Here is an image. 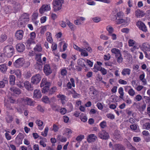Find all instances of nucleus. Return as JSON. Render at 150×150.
<instances>
[{
	"label": "nucleus",
	"mask_w": 150,
	"mask_h": 150,
	"mask_svg": "<svg viewBox=\"0 0 150 150\" xmlns=\"http://www.w3.org/2000/svg\"><path fill=\"white\" fill-rule=\"evenodd\" d=\"M42 55V54L40 53L36 54L35 55V59L36 62L35 67V69L40 71L42 70V65L44 63L41 59Z\"/></svg>",
	"instance_id": "f257e3e1"
},
{
	"label": "nucleus",
	"mask_w": 150,
	"mask_h": 150,
	"mask_svg": "<svg viewBox=\"0 0 150 150\" xmlns=\"http://www.w3.org/2000/svg\"><path fill=\"white\" fill-rule=\"evenodd\" d=\"M64 0H54L52 2L53 7L54 11L57 12L62 8V4L63 3Z\"/></svg>",
	"instance_id": "f03ea898"
},
{
	"label": "nucleus",
	"mask_w": 150,
	"mask_h": 150,
	"mask_svg": "<svg viewBox=\"0 0 150 150\" xmlns=\"http://www.w3.org/2000/svg\"><path fill=\"white\" fill-rule=\"evenodd\" d=\"M14 48L11 45H7L6 46L4 49V54L7 57H11L13 54Z\"/></svg>",
	"instance_id": "7ed1b4c3"
},
{
	"label": "nucleus",
	"mask_w": 150,
	"mask_h": 150,
	"mask_svg": "<svg viewBox=\"0 0 150 150\" xmlns=\"http://www.w3.org/2000/svg\"><path fill=\"white\" fill-rule=\"evenodd\" d=\"M109 146L112 150H125V148L124 146L120 143H117L114 145L111 142L109 143Z\"/></svg>",
	"instance_id": "20e7f679"
},
{
	"label": "nucleus",
	"mask_w": 150,
	"mask_h": 150,
	"mask_svg": "<svg viewBox=\"0 0 150 150\" xmlns=\"http://www.w3.org/2000/svg\"><path fill=\"white\" fill-rule=\"evenodd\" d=\"M24 59L23 58L18 59L14 62V66L17 68H20L22 67L24 64Z\"/></svg>",
	"instance_id": "39448f33"
},
{
	"label": "nucleus",
	"mask_w": 150,
	"mask_h": 150,
	"mask_svg": "<svg viewBox=\"0 0 150 150\" xmlns=\"http://www.w3.org/2000/svg\"><path fill=\"white\" fill-rule=\"evenodd\" d=\"M98 135L99 138L102 139L106 140L109 138L108 133L105 130L99 132Z\"/></svg>",
	"instance_id": "423d86ee"
},
{
	"label": "nucleus",
	"mask_w": 150,
	"mask_h": 150,
	"mask_svg": "<svg viewBox=\"0 0 150 150\" xmlns=\"http://www.w3.org/2000/svg\"><path fill=\"white\" fill-rule=\"evenodd\" d=\"M41 76L40 74H37L33 76L31 79V82L33 84H37L39 83L41 80Z\"/></svg>",
	"instance_id": "0eeeda50"
},
{
	"label": "nucleus",
	"mask_w": 150,
	"mask_h": 150,
	"mask_svg": "<svg viewBox=\"0 0 150 150\" xmlns=\"http://www.w3.org/2000/svg\"><path fill=\"white\" fill-rule=\"evenodd\" d=\"M136 25L139 28L140 30L146 32L147 30L145 24L141 21H138L136 23Z\"/></svg>",
	"instance_id": "6e6552de"
},
{
	"label": "nucleus",
	"mask_w": 150,
	"mask_h": 150,
	"mask_svg": "<svg viewBox=\"0 0 150 150\" xmlns=\"http://www.w3.org/2000/svg\"><path fill=\"white\" fill-rule=\"evenodd\" d=\"M50 9V4L43 5L40 9L39 12L41 14H42L45 11H49Z\"/></svg>",
	"instance_id": "1a4fd4ad"
},
{
	"label": "nucleus",
	"mask_w": 150,
	"mask_h": 150,
	"mask_svg": "<svg viewBox=\"0 0 150 150\" xmlns=\"http://www.w3.org/2000/svg\"><path fill=\"white\" fill-rule=\"evenodd\" d=\"M141 49L144 52L150 51V45L147 42H144L142 44Z\"/></svg>",
	"instance_id": "9d476101"
},
{
	"label": "nucleus",
	"mask_w": 150,
	"mask_h": 150,
	"mask_svg": "<svg viewBox=\"0 0 150 150\" xmlns=\"http://www.w3.org/2000/svg\"><path fill=\"white\" fill-rule=\"evenodd\" d=\"M24 32L21 30H17L15 33V37L18 40H20L22 39L23 37Z\"/></svg>",
	"instance_id": "9b49d317"
},
{
	"label": "nucleus",
	"mask_w": 150,
	"mask_h": 150,
	"mask_svg": "<svg viewBox=\"0 0 150 150\" xmlns=\"http://www.w3.org/2000/svg\"><path fill=\"white\" fill-rule=\"evenodd\" d=\"M97 138L96 136L94 134H89L87 138V141L89 143L93 142Z\"/></svg>",
	"instance_id": "f8f14e48"
},
{
	"label": "nucleus",
	"mask_w": 150,
	"mask_h": 150,
	"mask_svg": "<svg viewBox=\"0 0 150 150\" xmlns=\"http://www.w3.org/2000/svg\"><path fill=\"white\" fill-rule=\"evenodd\" d=\"M43 70L44 73L46 75H48L51 74L52 72V70L51 69L50 66L49 64L45 65Z\"/></svg>",
	"instance_id": "ddd939ff"
},
{
	"label": "nucleus",
	"mask_w": 150,
	"mask_h": 150,
	"mask_svg": "<svg viewBox=\"0 0 150 150\" xmlns=\"http://www.w3.org/2000/svg\"><path fill=\"white\" fill-rule=\"evenodd\" d=\"M16 48L17 51L19 52H23L25 48L24 45L22 43L18 44L16 45Z\"/></svg>",
	"instance_id": "4468645a"
},
{
	"label": "nucleus",
	"mask_w": 150,
	"mask_h": 150,
	"mask_svg": "<svg viewBox=\"0 0 150 150\" xmlns=\"http://www.w3.org/2000/svg\"><path fill=\"white\" fill-rule=\"evenodd\" d=\"M24 85L25 88L28 91H32L33 90V87L29 82L26 81L24 83Z\"/></svg>",
	"instance_id": "2eb2a0df"
},
{
	"label": "nucleus",
	"mask_w": 150,
	"mask_h": 150,
	"mask_svg": "<svg viewBox=\"0 0 150 150\" xmlns=\"http://www.w3.org/2000/svg\"><path fill=\"white\" fill-rule=\"evenodd\" d=\"M9 90L11 92L18 95L20 94L21 92L20 89L14 86L11 87Z\"/></svg>",
	"instance_id": "dca6fc26"
},
{
	"label": "nucleus",
	"mask_w": 150,
	"mask_h": 150,
	"mask_svg": "<svg viewBox=\"0 0 150 150\" xmlns=\"http://www.w3.org/2000/svg\"><path fill=\"white\" fill-rule=\"evenodd\" d=\"M135 14L137 18L142 17L145 15L144 12L139 9H138L135 11Z\"/></svg>",
	"instance_id": "f3484780"
},
{
	"label": "nucleus",
	"mask_w": 150,
	"mask_h": 150,
	"mask_svg": "<svg viewBox=\"0 0 150 150\" xmlns=\"http://www.w3.org/2000/svg\"><path fill=\"white\" fill-rule=\"evenodd\" d=\"M131 73V70L129 68H124L121 72L123 76H129Z\"/></svg>",
	"instance_id": "a211bd4d"
},
{
	"label": "nucleus",
	"mask_w": 150,
	"mask_h": 150,
	"mask_svg": "<svg viewBox=\"0 0 150 150\" xmlns=\"http://www.w3.org/2000/svg\"><path fill=\"white\" fill-rule=\"evenodd\" d=\"M33 96L36 98H41L42 94L40 91L38 89L35 90L33 93Z\"/></svg>",
	"instance_id": "6ab92c4d"
},
{
	"label": "nucleus",
	"mask_w": 150,
	"mask_h": 150,
	"mask_svg": "<svg viewBox=\"0 0 150 150\" xmlns=\"http://www.w3.org/2000/svg\"><path fill=\"white\" fill-rule=\"evenodd\" d=\"M50 83L49 82L47 81L46 79L43 78L42 79L40 84L41 87H43L44 86H50Z\"/></svg>",
	"instance_id": "aec40b11"
},
{
	"label": "nucleus",
	"mask_w": 150,
	"mask_h": 150,
	"mask_svg": "<svg viewBox=\"0 0 150 150\" xmlns=\"http://www.w3.org/2000/svg\"><path fill=\"white\" fill-rule=\"evenodd\" d=\"M85 20V18L83 17H79L76 20V24L81 25L83 24L84 21Z\"/></svg>",
	"instance_id": "412c9836"
},
{
	"label": "nucleus",
	"mask_w": 150,
	"mask_h": 150,
	"mask_svg": "<svg viewBox=\"0 0 150 150\" xmlns=\"http://www.w3.org/2000/svg\"><path fill=\"white\" fill-rule=\"evenodd\" d=\"M21 21H24L25 23L28 22L29 20V15L27 13H24L21 17Z\"/></svg>",
	"instance_id": "4be33fe9"
},
{
	"label": "nucleus",
	"mask_w": 150,
	"mask_h": 150,
	"mask_svg": "<svg viewBox=\"0 0 150 150\" xmlns=\"http://www.w3.org/2000/svg\"><path fill=\"white\" fill-rule=\"evenodd\" d=\"M84 138V135H83L80 134L78 135L76 138V140L79 142V143H76V147H78L79 146V142H81L82 139Z\"/></svg>",
	"instance_id": "5701e85b"
},
{
	"label": "nucleus",
	"mask_w": 150,
	"mask_h": 150,
	"mask_svg": "<svg viewBox=\"0 0 150 150\" xmlns=\"http://www.w3.org/2000/svg\"><path fill=\"white\" fill-rule=\"evenodd\" d=\"M86 63V61L82 58L79 59L78 61V64L81 65L83 67L86 68V65L85 64V63Z\"/></svg>",
	"instance_id": "b1692460"
},
{
	"label": "nucleus",
	"mask_w": 150,
	"mask_h": 150,
	"mask_svg": "<svg viewBox=\"0 0 150 150\" xmlns=\"http://www.w3.org/2000/svg\"><path fill=\"white\" fill-rule=\"evenodd\" d=\"M25 101L27 103L28 105L32 106L34 104V102L32 99L28 97H26L24 99Z\"/></svg>",
	"instance_id": "393cba45"
},
{
	"label": "nucleus",
	"mask_w": 150,
	"mask_h": 150,
	"mask_svg": "<svg viewBox=\"0 0 150 150\" xmlns=\"http://www.w3.org/2000/svg\"><path fill=\"white\" fill-rule=\"evenodd\" d=\"M57 97L61 100L62 104L65 103L66 100V96L63 95L59 94L57 95Z\"/></svg>",
	"instance_id": "a878e982"
},
{
	"label": "nucleus",
	"mask_w": 150,
	"mask_h": 150,
	"mask_svg": "<svg viewBox=\"0 0 150 150\" xmlns=\"http://www.w3.org/2000/svg\"><path fill=\"white\" fill-rule=\"evenodd\" d=\"M111 52L112 53L115 54V57L121 53L119 50L116 48H112L111 50Z\"/></svg>",
	"instance_id": "bb28decb"
},
{
	"label": "nucleus",
	"mask_w": 150,
	"mask_h": 150,
	"mask_svg": "<svg viewBox=\"0 0 150 150\" xmlns=\"http://www.w3.org/2000/svg\"><path fill=\"white\" fill-rule=\"evenodd\" d=\"M79 118L82 122H85L87 121V118L86 115L85 114L82 113L79 116Z\"/></svg>",
	"instance_id": "cd10ccee"
},
{
	"label": "nucleus",
	"mask_w": 150,
	"mask_h": 150,
	"mask_svg": "<svg viewBox=\"0 0 150 150\" xmlns=\"http://www.w3.org/2000/svg\"><path fill=\"white\" fill-rule=\"evenodd\" d=\"M118 93L120 94L119 96L120 98L123 99L124 98V92L123 89L122 87H120L119 88Z\"/></svg>",
	"instance_id": "c85d7f7f"
},
{
	"label": "nucleus",
	"mask_w": 150,
	"mask_h": 150,
	"mask_svg": "<svg viewBox=\"0 0 150 150\" xmlns=\"http://www.w3.org/2000/svg\"><path fill=\"white\" fill-rule=\"evenodd\" d=\"M10 83L11 85H13L15 84V77L13 75H10L9 76Z\"/></svg>",
	"instance_id": "c756f323"
},
{
	"label": "nucleus",
	"mask_w": 150,
	"mask_h": 150,
	"mask_svg": "<svg viewBox=\"0 0 150 150\" xmlns=\"http://www.w3.org/2000/svg\"><path fill=\"white\" fill-rule=\"evenodd\" d=\"M7 68L5 64L0 65V71L2 72H5L7 70Z\"/></svg>",
	"instance_id": "7c9ffc66"
},
{
	"label": "nucleus",
	"mask_w": 150,
	"mask_h": 150,
	"mask_svg": "<svg viewBox=\"0 0 150 150\" xmlns=\"http://www.w3.org/2000/svg\"><path fill=\"white\" fill-rule=\"evenodd\" d=\"M8 83L7 80L3 79V80L0 81V88H3L5 87V84Z\"/></svg>",
	"instance_id": "2f4dec72"
},
{
	"label": "nucleus",
	"mask_w": 150,
	"mask_h": 150,
	"mask_svg": "<svg viewBox=\"0 0 150 150\" xmlns=\"http://www.w3.org/2000/svg\"><path fill=\"white\" fill-rule=\"evenodd\" d=\"M47 35V40L50 42L51 43L52 42L53 40L51 36V33L49 32H47L46 33Z\"/></svg>",
	"instance_id": "473e14b6"
},
{
	"label": "nucleus",
	"mask_w": 150,
	"mask_h": 150,
	"mask_svg": "<svg viewBox=\"0 0 150 150\" xmlns=\"http://www.w3.org/2000/svg\"><path fill=\"white\" fill-rule=\"evenodd\" d=\"M116 24H120L122 23H126V21L125 19L122 18H116Z\"/></svg>",
	"instance_id": "72a5a7b5"
},
{
	"label": "nucleus",
	"mask_w": 150,
	"mask_h": 150,
	"mask_svg": "<svg viewBox=\"0 0 150 150\" xmlns=\"http://www.w3.org/2000/svg\"><path fill=\"white\" fill-rule=\"evenodd\" d=\"M106 30L108 32L109 35L111 34L114 31V30L112 28L110 25L107 26L106 27Z\"/></svg>",
	"instance_id": "f704fd0d"
},
{
	"label": "nucleus",
	"mask_w": 150,
	"mask_h": 150,
	"mask_svg": "<svg viewBox=\"0 0 150 150\" xmlns=\"http://www.w3.org/2000/svg\"><path fill=\"white\" fill-rule=\"evenodd\" d=\"M102 68V66H99L95 64L94 65V71L95 72H97L98 71H100Z\"/></svg>",
	"instance_id": "c9c22d12"
},
{
	"label": "nucleus",
	"mask_w": 150,
	"mask_h": 150,
	"mask_svg": "<svg viewBox=\"0 0 150 150\" xmlns=\"http://www.w3.org/2000/svg\"><path fill=\"white\" fill-rule=\"evenodd\" d=\"M34 50L35 52H40L42 51V48L40 45L38 44L34 48Z\"/></svg>",
	"instance_id": "e433bc0d"
},
{
	"label": "nucleus",
	"mask_w": 150,
	"mask_h": 150,
	"mask_svg": "<svg viewBox=\"0 0 150 150\" xmlns=\"http://www.w3.org/2000/svg\"><path fill=\"white\" fill-rule=\"evenodd\" d=\"M117 58V62L118 63H121L123 61V58L122 57L121 53L115 57Z\"/></svg>",
	"instance_id": "4c0bfd02"
},
{
	"label": "nucleus",
	"mask_w": 150,
	"mask_h": 150,
	"mask_svg": "<svg viewBox=\"0 0 150 150\" xmlns=\"http://www.w3.org/2000/svg\"><path fill=\"white\" fill-rule=\"evenodd\" d=\"M6 122L8 123L11 122L13 120V118L12 116L10 115H8L6 118Z\"/></svg>",
	"instance_id": "58836bf2"
},
{
	"label": "nucleus",
	"mask_w": 150,
	"mask_h": 150,
	"mask_svg": "<svg viewBox=\"0 0 150 150\" xmlns=\"http://www.w3.org/2000/svg\"><path fill=\"white\" fill-rule=\"evenodd\" d=\"M42 100L43 102L46 103H49L50 102L49 98L47 96L43 97L42 99Z\"/></svg>",
	"instance_id": "ea45409f"
},
{
	"label": "nucleus",
	"mask_w": 150,
	"mask_h": 150,
	"mask_svg": "<svg viewBox=\"0 0 150 150\" xmlns=\"http://www.w3.org/2000/svg\"><path fill=\"white\" fill-rule=\"evenodd\" d=\"M67 24L72 31H74V25L70 23L68 20H67Z\"/></svg>",
	"instance_id": "a19ab883"
},
{
	"label": "nucleus",
	"mask_w": 150,
	"mask_h": 150,
	"mask_svg": "<svg viewBox=\"0 0 150 150\" xmlns=\"http://www.w3.org/2000/svg\"><path fill=\"white\" fill-rule=\"evenodd\" d=\"M84 43L85 45H86V47L85 48V49L90 53H91L92 52L93 50L92 49L91 47H88V44L87 42H85Z\"/></svg>",
	"instance_id": "79ce46f5"
},
{
	"label": "nucleus",
	"mask_w": 150,
	"mask_h": 150,
	"mask_svg": "<svg viewBox=\"0 0 150 150\" xmlns=\"http://www.w3.org/2000/svg\"><path fill=\"white\" fill-rule=\"evenodd\" d=\"M4 54L0 53V63L4 62L5 60V57Z\"/></svg>",
	"instance_id": "37998d69"
},
{
	"label": "nucleus",
	"mask_w": 150,
	"mask_h": 150,
	"mask_svg": "<svg viewBox=\"0 0 150 150\" xmlns=\"http://www.w3.org/2000/svg\"><path fill=\"white\" fill-rule=\"evenodd\" d=\"M57 90V88L56 87H54L51 88L48 94L49 95H51L54 93Z\"/></svg>",
	"instance_id": "c03bdc74"
},
{
	"label": "nucleus",
	"mask_w": 150,
	"mask_h": 150,
	"mask_svg": "<svg viewBox=\"0 0 150 150\" xmlns=\"http://www.w3.org/2000/svg\"><path fill=\"white\" fill-rule=\"evenodd\" d=\"M100 127L103 128H104L107 126V123L105 120H103L99 124Z\"/></svg>",
	"instance_id": "a18cd8bd"
},
{
	"label": "nucleus",
	"mask_w": 150,
	"mask_h": 150,
	"mask_svg": "<svg viewBox=\"0 0 150 150\" xmlns=\"http://www.w3.org/2000/svg\"><path fill=\"white\" fill-rule=\"evenodd\" d=\"M75 59H74L73 60L71 61V64L70 65V66L69 67V70H71V69L73 71H74L75 69L74 67V63H75Z\"/></svg>",
	"instance_id": "49530a36"
},
{
	"label": "nucleus",
	"mask_w": 150,
	"mask_h": 150,
	"mask_svg": "<svg viewBox=\"0 0 150 150\" xmlns=\"http://www.w3.org/2000/svg\"><path fill=\"white\" fill-rule=\"evenodd\" d=\"M48 130V128L47 127H46L45 129L44 132H41V135L44 137H46L47 136Z\"/></svg>",
	"instance_id": "de8ad7c7"
},
{
	"label": "nucleus",
	"mask_w": 150,
	"mask_h": 150,
	"mask_svg": "<svg viewBox=\"0 0 150 150\" xmlns=\"http://www.w3.org/2000/svg\"><path fill=\"white\" fill-rule=\"evenodd\" d=\"M128 93L129 95L131 96H133L135 94V92L134 89L131 88L128 90Z\"/></svg>",
	"instance_id": "09e8293b"
},
{
	"label": "nucleus",
	"mask_w": 150,
	"mask_h": 150,
	"mask_svg": "<svg viewBox=\"0 0 150 150\" xmlns=\"http://www.w3.org/2000/svg\"><path fill=\"white\" fill-rule=\"evenodd\" d=\"M7 37L5 34H2L0 37V42H3L5 41Z\"/></svg>",
	"instance_id": "8fccbe9b"
},
{
	"label": "nucleus",
	"mask_w": 150,
	"mask_h": 150,
	"mask_svg": "<svg viewBox=\"0 0 150 150\" xmlns=\"http://www.w3.org/2000/svg\"><path fill=\"white\" fill-rule=\"evenodd\" d=\"M130 127L132 130L135 131L137 128V125L136 124H132L130 125Z\"/></svg>",
	"instance_id": "3c124183"
},
{
	"label": "nucleus",
	"mask_w": 150,
	"mask_h": 150,
	"mask_svg": "<svg viewBox=\"0 0 150 150\" xmlns=\"http://www.w3.org/2000/svg\"><path fill=\"white\" fill-rule=\"evenodd\" d=\"M133 140L134 142H138L141 141V139L139 137L135 136L133 137Z\"/></svg>",
	"instance_id": "603ef678"
},
{
	"label": "nucleus",
	"mask_w": 150,
	"mask_h": 150,
	"mask_svg": "<svg viewBox=\"0 0 150 150\" xmlns=\"http://www.w3.org/2000/svg\"><path fill=\"white\" fill-rule=\"evenodd\" d=\"M81 55L84 57H86L88 55V53L86 51L83 49L81 53Z\"/></svg>",
	"instance_id": "864d4df0"
},
{
	"label": "nucleus",
	"mask_w": 150,
	"mask_h": 150,
	"mask_svg": "<svg viewBox=\"0 0 150 150\" xmlns=\"http://www.w3.org/2000/svg\"><path fill=\"white\" fill-rule=\"evenodd\" d=\"M50 86H46L44 87L42 90V93H45L47 92V91L49 90Z\"/></svg>",
	"instance_id": "5fc2aeb1"
},
{
	"label": "nucleus",
	"mask_w": 150,
	"mask_h": 150,
	"mask_svg": "<svg viewBox=\"0 0 150 150\" xmlns=\"http://www.w3.org/2000/svg\"><path fill=\"white\" fill-rule=\"evenodd\" d=\"M128 148L131 150H137L136 148L132 146L130 143L127 144Z\"/></svg>",
	"instance_id": "6e6d98bb"
},
{
	"label": "nucleus",
	"mask_w": 150,
	"mask_h": 150,
	"mask_svg": "<svg viewBox=\"0 0 150 150\" xmlns=\"http://www.w3.org/2000/svg\"><path fill=\"white\" fill-rule=\"evenodd\" d=\"M144 129L146 130H149L150 128V124L149 122L145 123L143 125Z\"/></svg>",
	"instance_id": "4d7b16f0"
},
{
	"label": "nucleus",
	"mask_w": 150,
	"mask_h": 150,
	"mask_svg": "<svg viewBox=\"0 0 150 150\" xmlns=\"http://www.w3.org/2000/svg\"><path fill=\"white\" fill-rule=\"evenodd\" d=\"M97 91L96 89L93 88L90 90V93L93 94L94 96H96L97 94Z\"/></svg>",
	"instance_id": "13d9d810"
},
{
	"label": "nucleus",
	"mask_w": 150,
	"mask_h": 150,
	"mask_svg": "<svg viewBox=\"0 0 150 150\" xmlns=\"http://www.w3.org/2000/svg\"><path fill=\"white\" fill-rule=\"evenodd\" d=\"M135 41L132 40L130 39L128 41L129 46V47H132L134 45Z\"/></svg>",
	"instance_id": "bf43d9fd"
},
{
	"label": "nucleus",
	"mask_w": 150,
	"mask_h": 150,
	"mask_svg": "<svg viewBox=\"0 0 150 150\" xmlns=\"http://www.w3.org/2000/svg\"><path fill=\"white\" fill-rule=\"evenodd\" d=\"M118 83L119 84L122 85H126L127 84V82L122 79L119 80Z\"/></svg>",
	"instance_id": "052dcab7"
},
{
	"label": "nucleus",
	"mask_w": 150,
	"mask_h": 150,
	"mask_svg": "<svg viewBox=\"0 0 150 150\" xmlns=\"http://www.w3.org/2000/svg\"><path fill=\"white\" fill-rule=\"evenodd\" d=\"M146 104L144 103L141 105V106L139 108V110L142 111H144L146 109Z\"/></svg>",
	"instance_id": "680f3d73"
},
{
	"label": "nucleus",
	"mask_w": 150,
	"mask_h": 150,
	"mask_svg": "<svg viewBox=\"0 0 150 150\" xmlns=\"http://www.w3.org/2000/svg\"><path fill=\"white\" fill-rule=\"evenodd\" d=\"M100 71L101 74H102V75H106V74L107 73V70L105 69L104 68H103L102 67H101V69L100 70Z\"/></svg>",
	"instance_id": "e2e57ef3"
},
{
	"label": "nucleus",
	"mask_w": 150,
	"mask_h": 150,
	"mask_svg": "<svg viewBox=\"0 0 150 150\" xmlns=\"http://www.w3.org/2000/svg\"><path fill=\"white\" fill-rule=\"evenodd\" d=\"M67 70L65 69H62L61 70V73L62 75V76H66L67 75Z\"/></svg>",
	"instance_id": "0e129e2a"
},
{
	"label": "nucleus",
	"mask_w": 150,
	"mask_h": 150,
	"mask_svg": "<svg viewBox=\"0 0 150 150\" xmlns=\"http://www.w3.org/2000/svg\"><path fill=\"white\" fill-rule=\"evenodd\" d=\"M107 117L110 119L113 120L115 118V116L112 114H107L106 115Z\"/></svg>",
	"instance_id": "69168bd1"
},
{
	"label": "nucleus",
	"mask_w": 150,
	"mask_h": 150,
	"mask_svg": "<svg viewBox=\"0 0 150 150\" xmlns=\"http://www.w3.org/2000/svg\"><path fill=\"white\" fill-rule=\"evenodd\" d=\"M96 105L99 109L100 110H102L103 108V106L101 103L99 102L97 103Z\"/></svg>",
	"instance_id": "338daca9"
},
{
	"label": "nucleus",
	"mask_w": 150,
	"mask_h": 150,
	"mask_svg": "<svg viewBox=\"0 0 150 150\" xmlns=\"http://www.w3.org/2000/svg\"><path fill=\"white\" fill-rule=\"evenodd\" d=\"M121 31L122 33H127L129 32V29L127 28H125L122 29Z\"/></svg>",
	"instance_id": "774afa93"
}]
</instances>
